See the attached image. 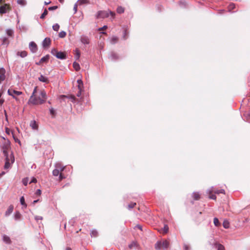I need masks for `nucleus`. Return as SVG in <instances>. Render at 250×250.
Returning a JSON list of instances; mask_svg holds the SVG:
<instances>
[{"label":"nucleus","mask_w":250,"mask_h":250,"mask_svg":"<svg viewBox=\"0 0 250 250\" xmlns=\"http://www.w3.org/2000/svg\"><path fill=\"white\" fill-rule=\"evenodd\" d=\"M46 99L47 95L45 91L44 90L39 89L37 86H35L28 103L33 105H40L44 103Z\"/></svg>","instance_id":"1"},{"label":"nucleus","mask_w":250,"mask_h":250,"mask_svg":"<svg viewBox=\"0 0 250 250\" xmlns=\"http://www.w3.org/2000/svg\"><path fill=\"white\" fill-rule=\"evenodd\" d=\"M9 148V146H5L3 147V153L5 157V163L4 166V168L5 169H8L10 168L12 165L15 161V158L13 153L11 152L10 155H8V149Z\"/></svg>","instance_id":"2"},{"label":"nucleus","mask_w":250,"mask_h":250,"mask_svg":"<svg viewBox=\"0 0 250 250\" xmlns=\"http://www.w3.org/2000/svg\"><path fill=\"white\" fill-rule=\"evenodd\" d=\"M168 247L169 242L166 240L158 241L155 245V248L156 250H165L167 249Z\"/></svg>","instance_id":"3"},{"label":"nucleus","mask_w":250,"mask_h":250,"mask_svg":"<svg viewBox=\"0 0 250 250\" xmlns=\"http://www.w3.org/2000/svg\"><path fill=\"white\" fill-rule=\"evenodd\" d=\"M7 92L9 95L12 96L16 100H18L17 96L22 94L21 92L15 90L12 88L9 89Z\"/></svg>","instance_id":"4"},{"label":"nucleus","mask_w":250,"mask_h":250,"mask_svg":"<svg viewBox=\"0 0 250 250\" xmlns=\"http://www.w3.org/2000/svg\"><path fill=\"white\" fill-rule=\"evenodd\" d=\"M11 10V7L9 4H4L0 6V14H5Z\"/></svg>","instance_id":"5"},{"label":"nucleus","mask_w":250,"mask_h":250,"mask_svg":"<svg viewBox=\"0 0 250 250\" xmlns=\"http://www.w3.org/2000/svg\"><path fill=\"white\" fill-rule=\"evenodd\" d=\"M109 16V12L108 11H99L97 13L96 16L97 19H104L108 17Z\"/></svg>","instance_id":"6"},{"label":"nucleus","mask_w":250,"mask_h":250,"mask_svg":"<svg viewBox=\"0 0 250 250\" xmlns=\"http://www.w3.org/2000/svg\"><path fill=\"white\" fill-rule=\"evenodd\" d=\"M5 79V70L3 68H0V83Z\"/></svg>","instance_id":"7"},{"label":"nucleus","mask_w":250,"mask_h":250,"mask_svg":"<svg viewBox=\"0 0 250 250\" xmlns=\"http://www.w3.org/2000/svg\"><path fill=\"white\" fill-rule=\"evenodd\" d=\"M29 48L33 53L36 52L38 49L37 45L33 42H31L29 43Z\"/></svg>","instance_id":"8"},{"label":"nucleus","mask_w":250,"mask_h":250,"mask_svg":"<svg viewBox=\"0 0 250 250\" xmlns=\"http://www.w3.org/2000/svg\"><path fill=\"white\" fill-rule=\"evenodd\" d=\"M51 43V40L49 38H46L42 42V45L43 47H48Z\"/></svg>","instance_id":"9"},{"label":"nucleus","mask_w":250,"mask_h":250,"mask_svg":"<svg viewBox=\"0 0 250 250\" xmlns=\"http://www.w3.org/2000/svg\"><path fill=\"white\" fill-rule=\"evenodd\" d=\"M49 59V56L48 55L42 57L40 61L39 62H36L37 65H40L43 62H47Z\"/></svg>","instance_id":"10"},{"label":"nucleus","mask_w":250,"mask_h":250,"mask_svg":"<svg viewBox=\"0 0 250 250\" xmlns=\"http://www.w3.org/2000/svg\"><path fill=\"white\" fill-rule=\"evenodd\" d=\"M13 209H14V207L13 205H10L7 210L6 211L5 213V215L6 216H9L13 211Z\"/></svg>","instance_id":"11"},{"label":"nucleus","mask_w":250,"mask_h":250,"mask_svg":"<svg viewBox=\"0 0 250 250\" xmlns=\"http://www.w3.org/2000/svg\"><path fill=\"white\" fill-rule=\"evenodd\" d=\"M56 57L58 59H64L66 58V55L64 52H58Z\"/></svg>","instance_id":"12"},{"label":"nucleus","mask_w":250,"mask_h":250,"mask_svg":"<svg viewBox=\"0 0 250 250\" xmlns=\"http://www.w3.org/2000/svg\"><path fill=\"white\" fill-rule=\"evenodd\" d=\"M192 197L194 200H199L200 199L201 195L198 192H194L192 193Z\"/></svg>","instance_id":"13"},{"label":"nucleus","mask_w":250,"mask_h":250,"mask_svg":"<svg viewBox=\"0 0 250 250\" xmlns=\"http://www.w3.org/2000/svg\"><path fill=\"white\" fill-rule=\"evenodd\" d=\"M214 245L215 248L217 249V250H225L224 246L221 244L215 243H214Z\"/></svg>","instance_id":"14"},{"label":"nucleus","mask_w":250,"mask_h":250,"mask_svg":"<svg viewBox=\"0 0 250 250\" xmlns=\"http://www.w3.org/2000/svg\"><path fill=\"white\" fill-rule=\"evenodd\" d=\"M81 42L83 44H88L89 43V40L87 37L82 36L81 38Z\"/></svg>","instance_id":"15"},{"label":"nucleus","mask_w":250,"mask_h":250,"mask_svg":"<svg viewBox=\"0 0 250 250\" xmlns=\"http://www.w3.org/2000/svg\"><path fill=\"white\" fill-rule=\"evenodd\" d=\"M39 80L41 82L45 83H48L49 80L47 79V78L44 77L42 75H41L40 77L38 78Z\"/></svg>","instance_id":"16"},{"label":"nucleus","mask_w":250,"mask_h":250,"mask_svg":"<svg viewBox=\"0 0 250 250\" xmlns=\"http://www.w3.org/2000/svg\"><path fill=\"white\" fill-rule=\"evenodd\" d=\"M119 41V38L116 36L112 37L110 39V42L111 44H115Z\"/></svg>","instance_id":"17"},{"label":"nucleus","mask_w":250,"mask_h":250,"mask_svg":"<svg viewBox=\"0 0 250 250\" xmlns=\"http://www.w3.org/2000/svg\"><path fill=\"white\" fill-rule=\"evenodd\" d=\"M62 98H67L69 99H70L72 101V102H74L76 101V98H75V96L71 95L69 96H65V95H62L61 96Z\"/></svg>","instance_id":"18"},{"label":"nucleus","mask_w":250,"mask_h":250,"mask_svg":"<svg viewBox=\"0 0 250 250\" xmlns=\"http://www.w3.org/2000/svg\"><path fill=\"white\" fill-rule=\"evenodd\" d=\"M3 240L7 244H11V241L8 236L4 235L3 236Z\"/></svg>","instance_id":"19"},{"label":"nucleus","mask_w":250,"mask_h":250,"mask_svg":"<svg viewBox=\"0 0 250 250\" xmlns=\"http://www.w3.org/2000/svg\"><path fill=\"white\" fill-rule=\"evenodd\" d=\"M214 192V191L212 190H210L209 191L208 194H209V198L213 200H216V196L215 195L213 194L212 193Z\"/></svg>","instance_id":"20"},{"label":"nucleus","mask_w":250,"mask_h":250,"mask_svg":"<svg viewBox=\"0 0 250 250\" xmlns=\"http://www.w3.org/2000/svg\"><path fill=\"white\" fill-rule=\"evenodd\" d=\"M27 53L25 51H23L21 52H18L17 55L20 56L21 57L23 58L27 56Z\"/></svg>","instance_id":"21"},{"label":"nucleus","mask_w":250,"mask_h":250,"mask_svg":"<svg viewBox=\"0 0 250 250\" xmlns=\"http://www.w3.org/2000/svg\"><path fill=\"white\" fill-rule=\"evenodd\" d=\"M30 126L34 129H36L38 128V125L36 124V122L35 121H32L31 122Z\"/></svg>","instance_id":"22"},{"label":"nucleus","mask_w":250,"mask_h":250,"mask_svg":"<svg viewBox=\"0 0 250 250\" xmlns=\"http://www.w3.org/2000/svg\"><path fill=\"white\" fill-rule=\"evenodd\" d=\"M56 167L57 169H59L61 172H62V171H63V170L65 168V167H63V166H62V165L60 164H57L56 166Z\"/></svg>","instance_id":"23"},{"label":"nucleus","mask_w":250,"mask_h":250,"mask_svg":"<svg viewBox=\"0 0 250 250\" xmlns=\"http://www.w3.org/2000/svg\"><path fill=\"white\" fill-rule=\"evenodd\" d=\"M168 231V227L167 225H165L164 228L162 229V231H160L161 233H163V234L167 233Z\"/></svg>","instance_id":"24"},{"label":"nucleus","mask_w":250,"mask_h":250,"mask_svg":"<svg viewBox=\"0 0 250 250\" xmlns=\"http://www.w3.org/2000/svg\"><path fill=\"white\" fill-rule=\"evenodd\" d=\"M61 172L59 169L56 168L55 169L53 170L52 173L53 175L55 176H57L60 174Z\"/></svg>","instance_id":"25"},{"label":"nucleus","mask_w":250,"mask_h":250,"mask_svg":"<svg viewBox=\"0 0 250 250\" xmlns=\"http://www.w3.org/2000/svg\"><path fill=\"white\" fill-rule=\"evenodd\" d=\"M125 11V9L122 6H118L117 8V12L119 14H122Z\"/></svg>","instance_id":"26"},{"label":"nucleus","mask_w":250,"mask_h":250,"mask_svg":"<svg viewBox=\"0 0 250 250\" xmlns=\"http://www.w3.org/2000/svg\"><path fill=\"white\" fill-rule=\"evenodd\" d=\"M73 66L76 71H78L80 69V65L78 63L74 62L73 64Z\"/></svg>","instance_id":"27"},{"label":"nucleus","mask_w":250,"mask_h":250,"mask_svg":"<svg viewBox=\"0 0 250 250\" xmlns=\"http://www.w3.org/2000/svg\"><path fill=\"white\" fill-rule=\"evenodd\" d=\"M20 202H21V204L24 206V208H26L27 207V205L25 202V200H24V198L23 196H22L21 197Z\"/></svg>","instance_id":"28"},{"label":"nucleus","mask_w":250,"mask_h":250,"mask_svg":"<svg viewBox=\"0 0 250 250\" xmlns=\"http://www.w3.org/2000/svg\"><path fill=\"white\" fill-rule=\"evenodd\" d=\"M137 247V243L136 242H132L130 244L128 245V247L130 249H132L133 248Z\"/></svg>","instance_id":"29"},{"label":"nucleus","mask_w":250,"mask_h":250,"mask_svg":"<svg viewBox=\"0 0 250 250\" xmlns=\"http://www.w3.org/2000/svg\"><path fill=\"white\" fill-rule=\"evenodd\" d=\"M223 226L225 229H228L229 227V223L227 220H224L223 223Z\"/></svg>","instance_id":"30"},{"label":"nucleus","mask_w":250,"mask_h":250,"mask_svg":"<svg viewBox=\"0 0 250 250\" xmlns=\"http://www.w3.org/2000/svg\"><path fill=\"white\" fill-rule=\"evenodd\" d=\"M213 223H214V225L216 227H219L220 225V223L219 221V220L217 218H214Z\"/></svg>","instance_id":"31"},{"label":"nucleus","mask_w":250,"mask_h":250,"mask_svg":"<svg viewBox=\"0 0 250 250\" xmlns=\"http://www.w3.org/2000/svg\"><path fill=\"white\" fill-rule=\"evenodd\" d=\"M21 217V213L19 211H17L15 214V216H14L15 219L16 220H19V219H20Z\"/></svg>","instance_id":"32"},{"label":"nucleus","mask_w":250,"mask_h":250,"mask_svg":"<svg viewBox=\"0 0 250 250\" xmlns=\"http://www.w3.org/2000/svg\"><path fill=\"white\" fill-rule=\"evenodd\" d=\"M17 3L21 6H24L26 4L25 0H18Z\"/></svg>","instance_id":"33"},{"label":"nucleus","mask_w":250,"mask_h":250,"mask_svg":"<svg viewBox=\"0 0 250 250\" xmlns=\"http://www.w3.org/2000/svg\"><path fill=\"white\" fill-rule=\"evenodd\" d=\"M78 2L80 4H88L89 3V0H79Z\"/></svg>","instance_id":"34"},{"label":"nucleus","mask_w":250,"mask_h":250,"mask_svg":"<svg viewBox=\"0 0 250 250\" xmlns=\"http://www.w3.org/2000/svg\"><path fill=\"white\" fill-rule=\"evenodd\" d=\"M6 33L7 34L8 36H10V37H12L13 35V31L11 29H8L6 31Z\"/></svg>","instance_id":"35"},{"label":"nucleus","mask_w":250,"mask_h":250,"mask_svg":"<svg viewBox=\"0 0 250 250\" xmlns=\"http://www.w3.org/2000/svg\"><path fill=\"white\" fill-rule=\"evenodd\" d=\"M2 44L7 45L9 43V41L6 37L2 38Z\"/></svg>","instance_id":"36"},{"label":"nucleus","mask_w":250,"mask_h":250,"mask_svg":"<svg viewBox=\"0 0 250 250\" xmlns=\"http://www.w3.org/2000/svg\"><path fill=\"white\" fill-rule=\"evenodd\" d=\"M47 14H48V11L45 9L44 10V12H43V13L41 16V19H44L45 18V17L47 15Z\"/></svg>","instance_id":"37"},{"label":"nucleus","mask_w":250,"mask_h":250,"mask_svg":"<svg viewBox=\"0 0 250 250\" xmlns=\"http://www.w3.org/2000/svg\"><path fill=\"white\" fill-rule=\"evenodd\" d=\"M60 28V26L58 24L56 23L53 26V29L56 31H58Z\"/></svg>","instance_id":"38"},{"label":"nucleus","mask_w":250,"mask_h":250,"mask_svg":"<svg viewBox=\"0 0 250 250\" xmlns=\"http://www.w3.org/2000/svg\"><path fill=\"white\" fill-rule=\"evenodd\" d=\"M214 193L216 194H219V193H223L225 194V192L224 189H220V190H215L214 191Z\"/></svg>","instance_id":"39"},{"label":"nucleus","mask_w":250,"mask_h":250,"mask_svg":"<svg viewBox=\"0 0 250 250\" xmlns=\"http://www.w3.org/2000/svg\"><path fill=\"white\" fill-rule=\"evenodd\" d=\"M75 52H76L75 57H76V59H78L80 56V52L77 49H76Z\"/></svg>","instance_id":"40"},{"label":"nucleus","mask_w":250,"mask_h":250,"mask_svg":"<svg viewBox=\"0 0 250 250\" xmlns=\"http://www.w3.org/2000/svg\"><path fill=\"white\" fill-rule=\"evenodd\" d=\"M66 34V32L64 31H61L59 34V36L60 38H64L65 37Z\"/></svg>","instance_id":"41"},{"label":"nucleus","mask_w":250,"mask_h":250,"mask_svg":"<svg viewBox=\"0 0 250 250\" xmlns=\"http://www.w3.org/2000/svg\"><path fill=\"white\" fill-rule=\"evenodd\" d=\"M136 205V203L132 202L128 205V208L131 209L133 208Z\"/></svg>","instance_id":"42"},{"label":"nucleus","mask_w":250,"mask_h":250,"mask_svg":"<svg viewBox=\"0 0 250 250\" xmlns=\"http://www.w3.org/2000/svg\"><path fill=\"white\" fill-rule=\"evenodd\" d=\"M28 182V178H24L22 180V183H23V185L24 186H26L27 185Z\"/></svg>","instance_id":"43"},{"label":"nucleus","mask_w":250,"mask_h":250,"mask_svg":"<svg viewBox=\"0 0 250 250\" xmlns=\"http://www.w3.org/2000/svg\"><path fill=\"white\" fill-rule=\"evenodd\" d=\"M65 177L63 175L62 172L59 174V181H62V179H65Z\"/></svg>","instance_id":"44"},{"label":"nucleus","mask_w":250,"mask_h":250,"mask_svg":"<svg viewBox=\"0 0 250 250\" xmlns=\"http://www.w3.org/2000/svg\"><path fill=\"white\" fill-rule=\"evenodd\" d=\"M235 8V5L233 3H231L229 5V10H233Z\"/></svg>","instance_id":"45"},{"label":"nucleus","mask_w":250,"mask_h":250,"mask_svg":"<svg viewBox=\"0 0 250 250\" xmlns=\"http://www.w3.org/2000/svg\"><path fill=\"white\" fill-rule=\"evenodd\" d=\"M58 51L56 49H53L51 51V53L56 56V54L58 53Z\"/></svg>","instance_id":"46"},{"label":"nucleus","mask_w":250,"mask_h":250,"mask_svg":"<svg viewBox=\"0 0 250 250\" xmlns=\"http://www.w3.org/2000/svg\"><path fill=\"white\" fill-rule=\"evenodd\" d=\"M35 219L37 221V222H38V221L39 220H42V216H36L35 217Z\"/></svg>","instance_id":"47"},{"label":"nucleus","mask_w":250,"mask_h":250,"mask_svg":"<svg viewBox=\"0 0 250 250\" xmlns=\"http://www.w3.org/2000/svg\"><path fill=\"white\" fill-rule=\"evenodd\" d=\"M127 31L125 30L124 31V35L123 36V38L124 40H126L127 39Z\"/></svg>","instance_id":"48"},{"label":"nucleus","mask_w":250,"mask_h":250,"mask_svg":"<svg viewBox=\"0 0 250 250\" xmlns=\"http://www.w3.org/2000/svg\"><path fill=\"white\" fill-rule=\"evenodd\" d=\"M41 193H42V191L39 189H37L36 192H35V194L37 195V196L41 195Z\"/></svg>","instance_id":"49"},{"label":"nucleus","mask_w":250,"mask_h":250,"mask_svg":"<svg viewBox=\"0 0 250 250\" xmlns=\"http://www.w3.org/2000/svg\"><path fill=\"white\" fill-rule=\"evenodd\" d=\"M37 180L36 178L35 177H32V179L29 183L30 184L31 183H37Z\"/></svg>","instance_id":"50"},{"label":"nucleus","mask_w":250,"mask_h":250,"mask_svg":"<svg viewBox=\"0 0 250 250\" xmlns=\"http://www.w3.org/2000/svg\"><path fill=\"white\" fill-rule=\"evenodd\" d=\"M57 8H58V6H54L49 7L48 10H55V9H57Z\"/></svg>","instance_id":"51"},{"label":"nucleus","mask_w":250,"mask_h":250,"mask_svg":"<svg viewBox=\"0 0 250 250\" xmlns=\"http://www.w3.org/2000/svg\"><path fill=\"white\" fill-rule=\"evenodd\" d=\"M108 12L110 14V15H111V16L113 18H114L115 16V13L114 12H112V11H108Z\"/></svg>","instance_id":"52"},{"label":"nucleus","mask_w":250,"mask_h":250,"mask_svg":"<svg viewBox=\"0 0 250 250\" xmlns=\"http://www.w3.org/2000/svg\"><path fill=\"white\" fill-rule=\"evenodd\" d=\"M107 28V26L106 25L104 26L103 27L100 28L99 29V31L105 30Z\"/></svg>","instance_id":"53"},{"label":"nucleus","mask_w":250,"mask_h":250,"mask_svg":"<svg viewBox=\"0 0 250 250\" xmlns=\"http://www.w3.org/2000/svg\"><path fill=\"white\" fill-rule=\"evenodd\" d=\"M83 86V84H78V88L79 90L82 91V86Z\"/></svg>","instance_id":"54"},{"label":"nucleus","mask_w":250,"mask_h":250,"mask_svg":"<svg viewBox=\"0 0 250 250\" xmlns=\"http://www.w3.org/2000/svg\"><path fill=\"white\" fill-rule=\"evenodd\" d=\"M97 231H93L92 232V235H93L94 236H97Z\"/></svg>","instance_id":"55"},{"label":"nucleus","mask_w":250,"mask_h":250,"mask_svg":"<svg viewBox=\"0 0 250 250\" xmlns=\"http://www.w3.org/2000/svg\"><path fill=\"white\" fill-rule=\"evenodd\" d=\"M77 83L78 84H83V82L81 80H78Z\"/></svg>","instance_id":"56"},{"label":"nucleus","mask_w":250,"mask_h":250,"mask_svg":"<svg viewBox=\"0 0 250 250\" xmlns=\"http://www.w3.org/2000/svg\"><path fill=\"white\" fill-rule=\"evenodd\" d=\"M50 113L51 114H52V115L54 114L55 111L53 108L50 109Z\"/></svg>","instance_id":"57"},{"label":"nucleus","mask_w":250,"mask_h":250,"mask_svg":"<svg viewBox=\"0 0 250 250\" xmlns=\"http://www.w3.org/2000/svg\"><path fill=\"white\" fill-rule=\"evenodd\" d=\"M81 91H82L79 90V91H78V93L77 94L78 97H80L81 96Z\"/></svg>","instance_id":"58"},{"label":"nucleus","mask_w":250,"mask_h":250,"mask_svg":"<svg viewBox=\"0 0 250 250\" xmlns=\"http://www.w3.org/2000/svg\"><path fill=\"white\" fill-rule=\"evenodd\" d=\"M77 4H75V5H74V9L75 12L77 11Z\"/></svg>","instance_id":"59"},{"label":"nucleus","mask_w":250,"mask_h":250,"mask_svg":"<svg viewBox=\"0 0 250 250\" xmlns=\"http://www.w3.org/2000/svg\"><path fill=\"white\" fill-rule=\"evenodd\" d=\"M184 250H188V247L187 245L184 246Z\"/></svg>","instance_id":"60"},{"label":"nucleus","mask_w":250,"mask_h":250,"mask_svg":"<svg viewBox=\"0 0 250 250\" xmlns=\"http://www.w3.org/2000/svg\"><path fill=\"white\" fill-rule=\"evenodd\" d=\"M5 0H0V4H2L4 2H5Z\"/></svg>","instance_id":"61"},{"label":"nucleus","mask_w":250,"mask_h":250,"mask_svg":"<svg viewBox=\"0 0 250 250\" xmlns=\"http://www.w3.org/2000/svg\"><path fill=\"white\" fill-rule=\"evenodd\" d=\"M4 102V100L2 99H0V104H2Z\"/></svg>","instance_id":"62"},{"label":"nucleus","mask_w":250,"mask_h":250,"mask_svg":"<svg viewBox=\"0 0 250 250\" xmlns=\"http://www.w3.org/2000/svg\"><path fill=\"white\" fill-rule=\"evenodd\" d=\"M38 201H39V200H35L33 201V204H35L36 203H37Z\"/></svg>","instance_id":"63"},{"label":"nucleus","mask_w":250,"mask_h":250,"mask_svg":"<svg viewBox=\"0 0 250 250\" xmlns=\"http://www.w3.org/2000/svg\"><path fill=\"white\" fill-rule=\"evenodd\" d=\"M66 250H72L70 248L68 247L66 249Z\"/></svg>","instance_id":"64"}]
</instances>
